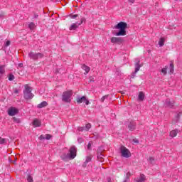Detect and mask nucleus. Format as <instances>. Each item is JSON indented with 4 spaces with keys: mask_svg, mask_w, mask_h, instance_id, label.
I'll return each instance as SVG.
<instances>
[{
    "mask_svg": "<svg viewBox=\"0 0 182 182\" xmlns=\"http://www.w3.org/2000/svg\"><path fill=\"white\" fill-rule=\"evenodd\" d=\"M114 28L119 29V31L115 33L116 36H125V35H127L126 29H127V23L121 21L114 26Z\"/></svg>",
    "mask_w": 182,
    "mask_h": 182,
    "instance_id": "2",
    "label": "nucleus"
},
{
    "mask_svg": "<svg viewBox=\"0 0 182 182\" xmlns=\"http://www.w3.org/2000/svg\"><path fill=\"white\" fill-rule=\"evenodd\" d=\"M129 2H131V4H134L135 2V0H128Z\"/></svg>",
    "mask_w": 182,
    "mask_h": 182,
    "instance_id": "43",
    "label": "nucleus"
},
{
    "mask_svg": "<svg viewBox=\"0 0 182 182\" xmlns=\"http://www.w3.org/2000/svg\"><path fill=\"white\" fill-rule=\"evenodd\" d=\"M120 153L121 156L122 157H124L125 159H129L132 156V154L130 153V151L126 146H122L120 147Z\"/></svg>",
    "mask_w": 182,
    "mask_h": 182,
    "instance_id": "6",
    "label": "nucleus"
},
{
    "mask_svg": "<svg viewBox=\"0 0 182 182\" xmlns=\"http://www.w3.org/2000/svg\"><path fill=\"white\" fill-rule=\"evenodd\" d=\"M9 45H11V41H7L5 43V46H9Z\"/></svg>",
    "mask_w": 182,
    "mask_h": 182,
    "instance_id": "40",
    "label": "nucleus"
},
{
    "mask_svg": "<svg viewBox=\"0 0 182 182\" xmlns=\"http://www.w3.org/2000/svg\"><path fill=\"white\" fill-rule=\"evenodd\" d=\"M175 1H178V0H175Z\"/></svg>",
    "mask_w": 182,
    "mask_h": 182,
    "instance_id": "50",
    "label": "nucleus"
},
{
    "mask_svg": "<svg viewBox=\"0 0 182 182\" xmlns=\"http://www.w3.org/2000/svg\"><path fill=\"white\" fill-rule=\"evenodd\" d=\"M136 63H135V71L132 73V77H134V75L140 70V68H141V65H140V60L139 58H136Z\"/></svg>",
    "mask_w": 182,
    "mask_h": 182,
    "instance_id": "9",
    "label": "nucleus"
},
{
    "mask_svg": "<svg viewBox=\"0 0 182 182\" xmlns=\"http://www.w3.org/2000/svg\"><path fill=\"white\" fill-rule=\"evenodd\" d=\"M112 43H118V45H120L122 42H123V39L120 37H112L111 38Z\"/></svg>",
    "mask_w": 182,
    "mask_h": 182,
    "instance_id": "10",
    "label": "nucleus"
},
{
    "mask_svg": "<svg viewBox=\"0 0 182 182\" xmlns=\"http://www.w3.org/2000/svg\"><path fill=\"white\" fill-rule=\"evenodd\" d=\"M48 106V102L46 101H43L41 103L37 105L38 109H43V107H46Z\"/></svg>",
    "mask_w": 182,
    "mask_h": 182,
    "instance_id": "15",
    "label": "nucleus"
},
{
    "mask_svg": "<svg viewBox=\"0 0 182 182\" xmlns=\"http://www.w3.org/2000/svg\"><path fill=\"white\" fill-rule=\"evenodd\" d=\"M77 103H78V105H80V103H83V102H85V105L87 106L90 102H89V100H87V98H86V97L82 96H77Z\"/></svg>",
    "mask_w": 182,
    "mask_h": 182,
    "instance_id": "8",
    "label": "nucleus"
},
{
    "mask_svg": "<svg viewBox=\"0 0 182 182\" xmlns=\"http://www.w3.org/2000/svg\"><path fill=\"white\" fill-rule=\"evenodd\" d=\"M146 180V176L141 174L139 177L136 179V182H144Z\"/></svg>",
    "mask_w": 182,
    "mask_h": 182,
    "instance_id": "16",
    "label": "nucleus"
},
{
    "mask_svg": "<svg viewBox=\"0 0 182 182\" xmlns=\"http://www.w3.org/2000/svg\"><path fill=\"white\" fill-rule=\"evenodd\" d=\"M149 163H151V164H153V161H154V158H153V157H151V156L149 157Z\"/></svg>",
    "mask_w": 182,
    "mask_h": 182,
    "instance_id": "39",
    "label": "nucleus"
},
{
    "mask_svg": "<svg viewBox=\"0 0 182 182\" xmlns=\"http://www.w3.org/2000/svg\"><path fill=\"white\" fill-rule=\"evenodd\" d=\"M81 68L86 72V73H89V72H90V68L85 64H83Z\"/></svg>",
    "mask_w": 182,
    "mask_h": 182,
    "instance_id": "20",
    "label": "nucleus"
},
{
    "mask_svg": "<svg viewBox=\"0 0 182 182\" xmlns=\"http://www.w3.org/2000/svg\"><path fill=\"white\" fill-rule=\"evenodd\" d=\"M132 141H133V143H134L135 144H139V139H132Z\"/></svg>",
    "mask_w": 182,
    "mask_h": 182,
    "instance_id": "36",
    "label": "nucleus"
},
{
    "mask_svg": "<svg viewBox=\"0 0 182 182\" xmlns=\"http://www.w3.org/2000/svg\"><path fill=\"white\" fill-rule=\"evenodd\" d=\"M46 140H50V137H52V136H50V134H46Z\"/></svg>",
    "mask_w": 182,
    "mask_h": 182,
    "instance_id": "35",
    "label": "nucleus"
},
{
    "mask_svg": "<svg viewBox=\"0 0 182 182\" xmlns=\"http://www.w3.org/2000/svg\"><path fill=\"white\" fill-rule=\"evenodd\" d=\"M103 154H100V153H98L97 154V159L100 161H101V163H103Z\"/></svg>",
    "mask_w": 182,
    "mask_h": 182,
    "instance_id": "25",
    "label": "nucleus"
},
{
    "mask_svg": "<svg viewBox=\"0 0 182 182\" xmlns=\"http://www.w3.org/2000/svg\"><path fill=\"white\" fill-rule=\"evenodd\" d=\"M105 97H109V95H105L101 98L100 101L102 102V103L105 102Z\"/></svg>",
    "mask_w": 182,
    "mask_h": 182,
    "instance_id": "34",
    "label": "nucleus"
},
{
    "mask_svg": "<svg viewBox=\"0 0 182 182\" xmlns=\"http://www.w3.org/2000/svg\"><path fill=\"white\" fill-rule=\"evenodd\" d=\"M16 162V159L15 160L12 161L13 164H15Z\"/></svg>",
    "mask_w": 182,
    "mask_h": 182,
    "instance_id": "46",
    "label": "nucleus"
},
{
    "mask_svg": "<svg viewBox=\"0 0 182 182\" xmlns=\"http://www.w3.org/2000/svg\"><path fill=\"white\" fill-rule=\"evenodd\" d=\"M91 147H92V142L90 141L87 146V148L88 150H90Z\"/></svg>",
    "mask_w": 182,
    "mask_h": 182,
    "instance_id": "38",
    "label": "nucleus"
},
{
    "mask_svg": "<svg viewBox=\"0 0 182 182\" xmlns=\"http://www.w3.org/2000/svg\"><path fill=\"white\" fill-rule=\"evenodd\" d=\"M168 69L170 73H174V63H173V61L171 62Z\"/></svg>",
    "mask_w": 182,
    "mask_h": 182,
    "instance_id": "19",
    "label": "nucleus"
},
{
    "mask_svg": "<svg viewBox=\"0 0 182 182\" xmlns=\"http://www.w3.org/2000/svg\"><path fill=\"white\" fill-rule=\"evenodd\" d=\"M159 45L160 46V48L164 46V38H161L159 39Z\"/></svg>",
    "mask_w": 182,
    "mask_h": 182,
    "instance_id": "23",
    "label": "nucleus"
},
{
    "mask_svg": "<svg viewBox=\"0 0 182 182\" xmlns=\"http://www.w3.org/2000/svg\"><path fill=\"white\" fill-rule=\"evenodd\" d=\"M39 139H40V140H45L46 137H45V136H43V135H41V136H39Z\"/></svg>",
    "mask_w": 182,
    "mask_h": 182,
    "instance_id": "41",
    "label": "nucleus"
},
{
    "mask_svg": "<svg viewBox=\"0 0 182 182\" xmlns=\"http://www.w3.org/2000/svg\"><path fill=\"white\" fill-rule=\"evenodd\" d=\"M79 16V15H77V14H74V15H72L71 16H70V18H72V19H76V18H77Z\"/></svg>",
    "mask_w": 182,
    "mask_h": 182,
    "instance_id": "37",
    "label": "nucleus"
},
{
    "mask_svg": "<svg viewBox=\"0 0 182 182\" xmlns=\"http://www.w3.org/2000/svg\"><path fill=\"white\" fill-rule=\"evenodd\" d=\"M86 23V18L85 17H81L80 22L78 23H80V25H82V23Z\"/></svg>",
    "mask_w": 182,
    "mask_h": 182,
    "instance_id": "30",
    "label": "nucleus"
},
{
    "mask_svg": "<svg viewBox=\"0 0 182 182\" xmlns=\"http://www.w3.org/2000/svg\"><path fill=\"white\" fill-rule=\"evenodd\" d=\"M127 127L130 132H134V130H136V122L134 121L130 122Z\"/></svg>",
    "mask_w": 182,
    "mask_h": 182,
    "instance_id": "12",
    "label": "nucleus"
},
{
    "mask_svg": "<svg viewBox=\"0 0 182 182\" xmlns=\"http://www.w3.org/2000/svg\"><path fill=\"white\" fill-rule=\"evenodd\" d=\"M177 133H178V129H174L170 132L169 136L171 137H176V136H177Z\"/></svg>",
    "mask_w": 182,
    "mask_h": 182,
    "instance_id": "17",
    "label": "nucleus"
},
{
    "mask_svg": "<svg viewBox=\"0 0 182 182\" xmlns=\"http://www.w3.org/2000/svg\"><path fill=\"white\" fill-rule=\"evenodd\" d=\"M41 124H42V123L39 121V119H34L33 121V126L34 127H41Z\"/></svg>",
    "mask_w": 182,
    "mask_h": 182,
    "instance_id": "14",
    "label": "nucleus"
},
{
    "mask_svg": "<svg viewBox=\"0 0 182 182\" xmlns=\"http://www.w3.org/2000/svg\"><path fill=\"white\" fill-rule=\"evenodd\" d=\"M69 153H64L61 155V159L63 161H69V160H73L76 157V147L75 146H71Z\"/></svg>",
    "mask_w": 182,
    "mask_h": 182,
    "instance_id": "1",
    "label": "nucleus"
},
{
    "mask_svg": "<svg viewBox=\"0 0 182 182\" xmlns=\"http://www.w3.org/2000/svg\"><path fill=\"white\" fill-rule=\"evenodd\" d=\"M138 99L141 102H143V100H144V92H139V95H138Z\"/></svg>",
    "mask_w": 182,
    "mask_h": 182,
    "instance_id": "18",
    "label": "nucleus"
},
{
    "mask_svg": "<svg viewBox=\"0 0 182 182\" xmlns=\"http://www.w3.org/2000/svg\"><path fill=\"white\" fill-rule=\"evenodd\" d=\"M90 161H92V158L90 156H87L86 158L85 161L82 164V167H86V165L87 164V163H90Z\"/></svg>",
    "mask_w": 182,
    "mask_h": 182,
    "instance_id": "21",
    "label": "nucleus"
},
{
    "mask_svg": "<svg viewBox=\"0 0 182 182\" xmlns=\"http://www.w3.org/2000/svg\"><path fill=\"white\" fill-rule=\"evenodd\" d=\"M29 59H31L32 60H38V59H42L43 58L44 55L41 53H36L33 51H31L28 55Z\"/></svg>",
    "mask_w": 182,
    "mask_h": 182,
    "instance_id": "5",
    "label": "nucleus"
},
{
    "mask_svg": "<svg viewBox=\"0 0 182 182\" xmlns=\"http://www.w3.org/2000/svg\"><path fill=\"white\" fill-rule=\"evenodd\" d=\"M23 65V64H22V63L19 64L20 68H22Z\"/></svg>",
    "mask_w": 182,
    "mask_h": 182,
    "instance_id": "48",
    "label": "nucleus"
},
{
    "mask_svg": "<svg viewBox=\"0 0 182 182\" xmlns=\"http://www.w3.org/2000/svg\"><path fill=\"white\" fill-rule=\"evenodd\" d=\"M5 73V70L4 69V65H0V75Z\"/></svg>",
    "mask_w": 182,
    "mask_h": 182,
    "instance_id": "32",
    "label": "nucleus"
},
{
    "mask_svg": "<svg viewBox=\"0 0 182 182\" xmlns=\"http://www.w3.org/2000/svg\"><path fill=\"white\" fill-rule=\"evenodd\" d=\"M13 121L15 122V123H18V124L21 123V120L16 117H14Z\"/></svg>",
    "mask_w": 182,
    "mask_h": 182,
    "instance_id": "33",
    "label": "nucleus"
},
{
    "mask_svg": "<svg viewBox=\"0 0 182 182\" xmlns=\"http://www.w3.org/2000/svg\"><path fill=\"white\" fill-rule=\"evenodd\" d=\"M15 79V75H14L13 74H10L9 75V80L10 82H12V80H14Z\"/></svg>",
    "mask_w": 182,
    "mask_h": 182,
    "instance_id": "27",
    "label": "nucleus"
},
{
    "mask_svg": "<svg viewBox=\"0 0 182 182\" xmlns=\"http://www.w3.org/2000/svg\"><path fill=\"white\" fill-rule=\"evenodd\" d=\"M36 27V26L35 25V23H33V22H31L28 24V28H29L30 31H33Z\"/></svg>",
    "mask_w": 182,
    "mask_h": 182,
    "instance_id": "22",
    "label": "nucleus"
},
{
    "mask_svg": "<svg viewBox=\"0 0 182 182\" xmlns=\"http://www.w3.org/2000/svg\"><path fill=\"white\" fill-rule=\"evenodd\" d=\"M25 90H23V97L26 100H29V99H33V94L32 93V88L28 85H25Z\"/></svg>",
    "mask_w": 182,
    "mask_h": 182,
    "instance_id": "3",
    "label": "nucleus"
},
{
    "mask_svg": "<svg viewBox=\"0 0 182 182\" xmlns=\"http://www.w3.org/2000/svg\"><path fill=\"white\" fill-rule=\"evenodd\" d=\"M73 95V92L72 91H65L62 95V102H64L65 103H70V98L72 97V95Z\"/></svg>",
    "mask_w": 182,
    "mask_h": 182,
    "instance_id": "4",
    "label": "nucleus"
},
{
    "mask_svg": "<svg viewBox=\"0 0 182 182\" xmlns=\"http://www.w3.org/2000/svg\"><path fill=\"white\" fill-rule=\"evenodd\" d=\"M107 181H108V182H112V178H107Z\"/></svg>",
    "mask_w": 182,
    "mask_h": 182,
    "instance_id": "45",
    "label": "nucleus"
},
{
    "mask_svg": "<svg viewBox=\"0 0 182 182\" xmlns=\"http://www.w3.org/2000/svg\"><path fill=\"white\" fill-rule=\"evenodd\" d=\"M14 93H16V94H18V93H19V90H16L14 91Z\"/></svg>",
    "mask_w": 182,
    "mask_h": 182,
    "instance_id": "44",
    "label": "nucleus"
},
{
    "mask_svg": "<svg viewBox=\"0 0 182 182\" xmlns=\"http://www.w3.org/2000/svg\"><path fill=\"white\" fill-rule=\"evenodd\" d=\"M180 116H181V113H179L177 114V116H176L177 120H178V119H180Z\"/></svg>",
    "mask_w": 182,
    "mask_h": 182,
    "instance_id": "42",
    "label": "nucleus"
},
{
    "mask_svg": "<svg viewBox=\"0 0 182 182\" xmlns=\"http://www.w3.org/2000/svg\"><path fill=\"white\" fill-rule=\"evenodd\" d=\"M6 143V139L2 137H0V144H5Z\"/></svg>",
    "mask_w": 182,
    "mask_h": 182,
    "instance_id": "31",
    "label": "nucleus"
},
{
    "mask_svg": "<svg viewBox=\"0 0 182 182\" xmlns=\"http://www.w3.org/2000/svg\"><path fill=\"white\" fill-rule=\"evenodd\" d=\"M165 107H170V109L174 107V102L171 101L170 100H166L164 103Z\"/></svg>",
    "mask_w": 182,
    "mask_h": 182,
    "instance_id": "11",
    "label": "nucleus"
},
{
    "mask_svg": "<svg viewBox=\"0 0 182 182\" xmlns=\"http://www.w3.org/2000/svg\"><path fill=\"white\" fill-rule=\"evenodd\" d=\"M19 113V109L14 107H11L8 109V114L9 116H16Z\"/></svg>",
    "mask_w": 182,
    "mask_h": 182,
    "instance_id": "7",
    "label": "nucleus"
},
{
    "mask_svg": "<svg viewBox=\"0 0 182 182\" xmlns=\"http://www.w3.org/2000/svg\"><path fill=\"white\" fill-rule=\"evenodd\" d=\"M79 26H80V23H79V22H76L75 23L71 24L69 29L70 31H76V29H77Z\"/></svg>",
    "mask_w": 182,
    "mask_h": 182,
    "instance_id": "13",
    "label": "nucleus"
},
{
    "mask_svg": "<svg viewBox=\"0 0 182 182\" xmlns=\"http://www.w3.org/2000/svg\"><path fill=\"white\" fill-rule=\"evenodd\" d=\"M77 129L79 132H86V127H79Z\"/></svg>",
    "mask_w": 182,
    "mask_h": 182,
    "instance_id": "28",
    "label": "nucleus"
},
{
    "mask_svg": "<svg viewBox=\"0 0 182 182\" xmlns=\"http://www.w3.org/2000/svg\"><path fill=\"white\" fill-rule=\"evenodd\" d=\"M167 69H168V67L165 66V68H164L163 69H161V73H163V75L164 76H166V75H167Z\"/></svg>",
    "mask_w": 182,
    "mask_h": 182,
    "instance_id": "24",
    "label": "nucleus"
},
{
    "mask_svg": "<svg viewBox=\"0 0 182 182\" xmlns=\"http://www.w3.org/2000/svg\"><path fill=\"white\" fill-rule=\"evenodd\" d=\"M90 127H92V124H90V123L87 124L85 125V132H89Z\"/></svg>",
    "mask_w": 182,
    "mask_h": 182,
    "instance_id": "26",
    "label": "nucleus"
},
{
    "mask_svg": "<svg viewBox=\"0 0 182 182\" xmlns=\"http://www.w3.org/2000/svg\"><path fill=\"white\" fill-rule=\"evenodd\" d=\"M106 99H109V97H105V100H106Z\"/></svg>",
    "mask_w": 182,
    "mask_h": 182,
    "instance_id": "49",
    "label": "nucleus"
},
{
    "mask_svg": "<svg viewBox=\"0 0 182 182\" xmlns=\"http://www.w3.org/2000/svg\"><path fill=\"white\" fill-rule=\"evenodd\" d=\"M27 181L28 182H33V178L32 177V176L28 175L27 177Z\"/></svg>",
    "mask_w": 182,
    "mask_h": 182,
    "instance_id": "29",
    "label": "nucleus"
},
{
    "mask_svg": "<svg viewBox=\"0 0 182 182\" xmlns=\"http://www.w3.org/2000/svg\"><path fill=\"white\" fill-rule=\"evenodd\" d=\"M38 14H35V15H34V18H38Z\"/></svg>",
    "mask_w": 182,
    "mask_h": 182,
    "instance_id": "47",
    "label": "nucleus"
}]
</instances>
